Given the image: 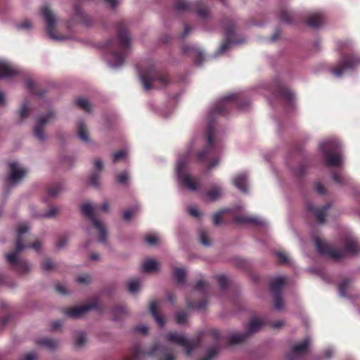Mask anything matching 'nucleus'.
<instances>
[{"mask_svg": "<svg viewBox=\"0 0 360 360\" xmlns=\"http://www.w3.org/2000/svg\"><path fill=\"white\" fill-rule=\"evenodd\" d=\"M237 95L234 93H229L219 99L214 108L208 113V123L207 129V146L198 150L197 148L200 141V139H195L191 141L186 153L179 156L176 165V174L179 184L191 191H198L200 186V181L188 173L189 162L194 160L198 162L205 161L210 150L217 146L219 139V132L212 123V120L217 113H223L236 100Z\"/></svg>", "mask_w": 360, "mask_h": 360, "instance_id": "1", "label": "nucleus"}, {"mask_svg": "<svg viewBox=\"0 0 360 360\" xmlns=\"http://www.w3.org/2000/svg\"><path fill=\"white\" fill-rule=\"evenodd\" d=\"M131 37L126 30H120L117 39L111 44V49L105 54L108 64L116 68L122 65L125 58L126 50L129 47Z\"/></svg>", "mask_w": 360, "mask_h": 360, "instance_id": "2", "label": "nucleus"}, {"mask_svg": "<svg viewBox=\"0 0 360 360\" xmlns=\"http://www.w3.org/2000/svg\"><path fill=\"white\" fill-rule=\"evenodd\" d=\"M319 148L328 166L338 167L342 165L344 158L340 151L342 145L337 139L330 138L321 141Z\"/></svg>", "mask_w": 360, "mask_h": 360, "instance_id": "3", "label": "nucleus"}, {"mask_svg": "<svg viewBox=\"0 0 360 360\" xmlns=\"http://www.w3.org/2000/svg\"><path fill=\"white\" fill-rule=\"evenodd\" d=\"M29 230V226L23 223L20 224L17 229V238L15 242V250L7 255L6 259L14 269L20 273H24L30 269V265L24 260L18 259L20 251L25 248L23 245L24 234Z\"/></svg>", "mask_w": 360, "mask_h": 360, "instance_id": "4", "label": "nucleus"}, {"mask_svg": "<svg viewBox=\"0 0 360 360\" xmlns=\"http://www.w3.org/2000/svg\"><path fill=\"white\" fill-rule=\"evenodd\" d=\"M314 243L318 252L323 255H327L334 259H340L346 255H353L357 252L358 248L354 240L349 239L345 244V250H336L326 244L319 238H314Z\"/></svg>", "mask_w": 360, "mask_h": 360, "instance_id": "5", "label": "nucleus"}, {"mask_svg": "<svg viewBox=\"0 0 360 360\" xmlns=\"http://www.w3.org/2000/svg\"><path fill=\"white\" fill-rule=\"evenodd\" d=\"M82 211L83 214L89 218L92 224V227L87 231L89 234H91V231L95 230L98 236L99 241L101 243H105L107 239V231L105 225L95 214L96 206L89 202H86L82 205Z\"/></svg>", "mask_w": 360, "mask_h": 360, "instance_id": "6", "label": "nucleus"}, {"mask_svg": "<svg viewBox=\"0 0 360 360\" xmlns=\"http://www.w3.org/2000/svg\"><path fill=\"white\" fill-rule=\"evenodd\" d=\"M225 25L224 30L226 41L216 51L214 57L226 54L235 46L242 44L245 41L243 37H238L236 33L234 24H225Z\"/></svg>", "mask_w": 360, "mask_h": 360, "instance_id": "7", "label": "nucleus"}, {"mask_svg": "<svg viewBox=\"0 0 360 360\" xmlns=\"http://www.w3.org/2000/svg\"><path fill=\"white\" fill-rule=\"evenodd\" d=\"M75 24H45L44 30L47 37L54 41H61L71 37Z\"/></svg>", "mask_w": 360, "mask_h": 360, "instance_id": "8", "label": "nucleus"}, {"mask_svg": "<svg viewBox=\"0 0 360 360\" xmlns=\"http://www.w3.org/2000/svg\"><path fill=\"white\" fill-rule=\"evenodd\" d=\"M360 65V57L356 56H348L343 57L337 66L331 70L333 75L337 77L347 75Z\"/></svg>", "mask_w": 360, "mask_h": 360, "instance_id": "9", "label": "nucleus"}, {"mask_svg": "<svg viewBox=\"0 0 360 360\" xmlns=\"http://www.w3.org/2000/svg\"><path fill=\"white\" fill-rule=\"evenodd\" d=\"M174 9L179 13L193 12L202 18H206L209 14L208 8L201 2H189L186 0H176Z\"/></svg>", "mask_w": 360, "mask_h": 360, "instance_id": "10", "label": "nucleus"}, {"mask_svg": "<svg viewBox=\"0 0 360 360\" xmlns=\"http://www.w3.org/2000/svg\"><path fill=\"white\" fill-rule=\"evenodd\" d=\"M263 325V322L259 319H252L247 326V333H233L229 338L230 345H236L243 342L248 335L256 333Z\"/></svg>", "mask_w": 360, "mask_h": 360, "instance_id": "11", "label": "nucleus"}, {"mask_svg": "<svg viewBox=\"0 0 360 360\" xmlns=\"http://www.w3.org/2000/svg\"><path fill=\"white\" fill-rule=\"evenodd\" d=\"M285 283V278L281 276L274 277L271 279V290L274 295V308L277 310H281L283 307V301L280 295V290Z\"/></svg>", "mask_w": 360, "mask_h": 360, "instance_id": "12", "label": "nucleus"}, {"mask_svg": "<svg viewBox=\"0 0 360 360\" xmlns=\"http://www.w3.org/2000/svg\"><path fill=\"white\" fill-rule=\"evenodd\" d=\"M311 340L309 338H304L302 341L295 344L287 355L289 360H298L310 349Z\"/></svg>", "mask_w": 360, "mask_h": 360, "instance_id": "13", "label": "nucleus"}, {"mask_svg": "<svg viewBox=\"0 0 360 360\" xmlns=\"http://www.w3.org/2000/svg\"><path fill=\"white\" fill-rule=\"evenodd\" d=\"M9 169L8 183L10 186H14L20 182L27 172L25 167L15 162H12L9 164Z\"/></svg>", "mask_w": 360, "mask_h": 360, "instance_id": "14", "label": "nucleus"}, {"mask_svg": "<svg viewBox=\"0 0 360 360\" xmlns=\"http://www.w3.org/2000/svg\"><path fill=\"white\" fill-rule=\"evenodd\" d=\"M55 117V114L52 111H49L46 115L38 117L37 124L34 129V134L39 140H45L46 135L44 132V127L54 120Z\"/></svg>", "mask_w": 360, "mask_h": 360, "instance_id": "15", "label": "nucleus"}, {"mask_svg": "<svg viewBox=\"0 0 360 360\" xmlns=\"http://www.w3.org/2000/svg\"><path fill=\"white\" fill-rule=\"evenodd\" d=\"M139 71V77L145 90L148 91L151 89V84L156 80L155 69L153 66H149L145 70L141 66L138 67Z\"/></svg>", "mask_w": 360, "mask_h": 360, "instance_id": "16", "label": "nucleus"}, {"mask_svg": "<svg viewBox=\"0 0 360 360\" xmlns=\"http://www.w3.org/2000/svg\"><path fill=\"white\" fill-rule=\"evenodd\" d=\"M167 340L174 344L181 345L187 349V354H190L193 347V343L184 335L178 333H170L167 335Z\"/></svg>", "mask_w": 360, "mask_h": 360, "instance_id": "17", "label": "nucleus"}, {"mask_svg": "<svg viewBox=\"0 0 360 360\" xmlns=\"http://www.w3.org/2000/svg\"><path fill=\"white\" fill-rule=\"evenodd\" d=\"M18 68L6 59H0V79H8L18 73Z\"/></svg>", "mask_w": 360, "mask_h": 360, "instance_id": "18", "label": "nucleus"}, {"mask_svg": "<svg viewBox=\"0 0 360 360\" xmlns=\"http://www.w3.org/2000/svg\"><path fill=\"white\" fill-rule=\"evenodd\" d=\"M224 195V188L221 184H215L208 189L205 195V200L214 202L221 198Z\"/></svg>", "mask_w": 360, "mask_h": 360, "instance_id": "19", "label": "nucleus"}, {"mask_svg": "<svg viewBox=\"0 0 360 360\" xmlns=\"http://www.w3.org/2000/svg\"><path fill=\"white\" fill-rule=\"evenodd\" d=\"M183 51L185 53L191 55L195 60L197 64H200L201 60L204 58V54L202 49L196 46L184 45Z\"/></svg>", "mask_w": 360, "mask_h": 360, "instance_id": "20", "label": "nucleus"}, {"mask_svg": "<svg viewBox=\"0 0 360 360\" xmlns=\"http://www.w3.org/2000/svg\"><path fill=\"white\" fill-rule=\"evenodd\" d=\"M93 304L81 305L70 309L66 311V315L70 318L77 319L82 317L86 311L94 308Z\"/></svg>", "mask_w": 360, "mask_h": 360, "instance_id": "21", "label": "nucleus"}, {"mask_svg": "<svg viewBox=\"0 0 360 360\" xmlns=\"http://www.w3.org/2000/svg\"><path fill=\"white\" fill-rule=\"evenodd\" d=\"M233 185L241 192L248 191V181L247 175L244 173L236 174L232 179Z\"/></svg>", "mask_w": 360, "mask_h": 360, "instance_id": "22", "label": "nucleus"}, {"mask_svg": "<svg viewBox=\"0 0 360 360\" xmlns=\"http://www.w3.org/2000/svg\"><path fill=\"white\" fill-rule=\"evenodd\" d=\"M160 266V263L156 259L148 258L143 262L141 270L146 273L154 272L159 270Z\"/></svg>", "mask_w": 360, "mask_h": 360, "instance_id": "23", "label": "nucleus"}, {"mask_svg": "<svg viewBox=\"0 0 360 360\" xmlns=\"http://www.w3.org/2000/svg\"><path fill=\"white\" fill-rule=\"evenodd\" d=\"M307 207L309 211L313 212L318 221L320 223H323L324 221L325 212L330 208V205L327 204L321 208H316L311 203H309Z\"/></svg>", "mask_w": 360, "mask_h": 360, "instance_id": "24", "label": "nucleus"}, {"mask_svg": "<svg viewBox=\"0 0 360 360\" xmlns=\"http://www.w3.org/2000/svg\"><path fill=\"white\" fill-rule=\"evenodd\" d=\"M235 221L238 224H252L258 226H263L264 221L257 217H235Z\"/></svg>", "mask_w": 360, "mask_h": 360, "instance_id": "25", "label": "nucleus"}, {"mask_svg": "<svg viewBox=\"0 0 360 360\" xmlns=\"http://www.w3.org/2000/svg\"><path fill=\"white\" fill-rule=\"evenodd\" d=\"M77 131L78 137L84 143H89L91 142L88 131L82 121L77 123Z\"/></svg>", "mask_w": 360, "mask_h": 360, "instance_id": "26", "label": "nucleus"}, {"mask_svg": "<svg viewBox=\"0 0 360 360\" xmlns=\"http://www.w3.org/2000/svg\"><path fill=\"white\" fill-rule=\"evenodd\" d=\"M158 307V302L153 301L150 303V310L153 315V316L155 319V321L156 323L160 326L162 327L165 325V320L164 319L158 314L157 309Z\"/></svg>", "mask_w": 360, "mask_h": 360, "instance_id": "27", "label": "nucleus"}, {"mask_svg": "<svg viewBox=\"0 0 360 360\" xmlns=\"http://www.w3.org/2000/svg\"><path fill=\"white\" fill-rule=\"evenodd\" d=\"M41 15L45 22H56V18L53 11L48 6H45L41 9Z\"/></svg>", "mask_w": 360, "mask_h": 360, "instance_id": "28", "label": "nucleus"}, {"mask_svg": "<svg viewBox=\"0 0 360 360\" xmlns=\"http://www.w3.org/2000/svg\"><path fill=\"white\" fill-rule=\"evenodd\" d=\"M75 344L78 347H82L87 342L86 334L84 331H78L75 333Z\"/></svg>", "mask_w": 360, "mask_h": 360, "instance_id": "29", "label": "nucleus"}, {"mask_svg": "<svg viewBox=\"0 0 360 360\" xmlns=\"http://www.w3.org/2000/svg\"><path fill=\"white\" fill-rule=\"evenodd\" d=\"M38 344L44 346L48 349H53L58 345V342L50 338H44L38 341Z\"/></svg>", "mask_w": 360, "mask_h": 360, "instance_id": "30", "label": "nucleus"}, {"mask_svg": "<svg viewBox=\"0 0 360 360\" xmlns=\"http://www.w3.org/2000/svg\"><path fill=\"white\" fill-rule=\"evenodd\" d=\"M76 104L82 109L85 110L86 112H90L91 105L89 101L84 98H79L76 100Z\"/></svg>", "mask_w": 360, "mask_h": 360, "instance_id": "31", "label": "nucleus"}, {"mask_svg": "<svg viewBox=\"0 0 360 360\" xmlns=\"http://www.w3.org/2000/svg\"><path fill=\"white\" fill-rule=\"evenodd\" d=\"M141 285L139 280H131L128 283L129 291L131 293H136L141 289Z\"/></svg>", "mask_w": 360, "mask_h": 360, "instance_id": "32", "label": "nucleus"}, {"mask_svg": "<svg viewBox=\"0 0 360 360\" xmlns=\"http://www.w3.org/2000/svg\"><path fill=\"white\" fill-rule=\"evenodd\" d=\"M30 110H31V108H30V105L29 102L28 101L24 102L21 106L20 110V116L21 119L26 118L28 116V115L30 112Z\"/></svg>", "mask_w": 360, "mask_h": 360, "instance_id": "33", "label": "nucleus"}, {"mask_svg": "<svg viewBox=\"0 0 360 360\" xmlns=\"http://www.w3.org/2000/svg\"><path fill=\"white\" fill-rule=\"evenodd\" d=\"M219 162H220L219 157L212 158L210 160H209L208 162H207L205 169L207 171H211L213 169H214L215 167H217L219 165Z\"/></svg>", "mask_w": 360, "mask_h": 360, "instance_id": "34", "label": "nucleus"}, {"mask_svg": "<svg viewBox=\"0 0 360 360\" xmlns=\"http://www.w3.org/2000/svg\"><path fill=\"white\" fill-rule=\"evenodd\" d=\"M279 18L282 22H291L292 18L289 11L285 8H282L279 13Z\"/></svg>", "mask_w": 360, "mask_h": 360, "instance_id": "35", "label": "nucleus"}, {"mask_svg": "<svg viewBox=\"0 0 360 360\" xmlns=\"http://www.w3.org/2000/svg\"><path fill=\"white\" fill-rule=\"evenodd\" d=\"M174 275L177 282L181 283L184 281L186 271L183 269L176 268L174 271Z\"/></svg>", "mask_w": 360, "mask_h": 360, "instance_id": "36", "label": "nucleus"}, {"mask_svg": "<svg viewBox=\"0 0 360 360\" xmlns=\"http://www.w3.org/2000/svg\"><path fill=\"white\" fill-rule=\"evenodd\" d=\"M349 281L347 280L342 281L340 285H339V294L341 297H346L347 296V290L349 287Z\"/></svg>", "mask_w": 360, "mask_h": 360, "instance_id": "37", "label": "nucleus"}, {"mask_svg": "<svg viewBox=\"0 0 360 360\" xmlns=\"http://www.w3.org/2000/svg\"><path fill=\"white\" fill-rule=\"evenodd\" d=\"M160 240V238L157 234H148L145 237V241L150 245H154Z\"/></svg>", "mask_w": 360, "mask_h": 360, "instance_id": "38", "label": "nucleus"}, {"mask_svg": "<svg viewBox=\"0 0 360 360\" xmlns=\"http://www.w3.org/2000/svg\"><path fill=\"white\" fill-rule=\"evenodd\" d=\"M324 20V15L321 13H315L312 14L306 22H322Z\"/></svg>", "mask_w": 360, "mask_h": 360, "instance_id": "39", "label": "nucleus"}, {"mask_svg": "<svg viewBox=\"0 0 360 360\" xmlns=\"http://www.w3.org/2000/svg\"><path fill=\"white\" fill-rule=\"evenodd\" d=\"M33 27V24H15V30L18 32H27Z\"/></svg>", "mask_w": 360, "mask_h": 360, "instance_id": "40", "label": "nucleus"}, {"mask_svg": "<svg viewBox=\"0 0 360 360\" xmlns=\"http://www.w3.org/2000/svg\"><path fill=\"white\" fill-rule=\"evenodd\" d=\"M58 208L52 207L46 212L40 214L39 216L44 218H51L53 217L58 213Z\"/></svg>", "mask_w": 360, "mask_h": 360, "instance_id": "41", "label": "nucleus"}, {"mask_svg": "<svg viewBox=\"0 0 360 360\" xmlns=\"http://www.w3.org/2000/svg\"><path fill=\"white\" fill-rule=\"evenodd\" d=\"M176 321L177 323L179 324H183L188 319V314L183 311H179L176 313L175 316Z\"/></svg>", "mask_w": 360, "mask_h": 360, "instance_id": "42", "label": "nucleus"}, {"mask_svg": "<svg viewBox=\"0 0 360 360\" xmlns=\"http://www.w3.org/2000/svg\"><path fill=\"white\" fill-rule=\"evenodd\" d=\"M127 155L126 150H120L117 153H115L112 155L113 161L117 162L120 160L124 159Z\"/></svg>", "mask_w": 360, "mask_h": 360, "instance_id": "43", "label": "nucleus"}, {"mask_svg": "<svg viewBox=\"0 0 360 360\" xmlns=\"http://www.w3.org/2000/svg\"><path fill=\"white\" fill-rule=\"evenodd\" d=\"M276 255L281 263L285 264L288 262V255L287 253L279 251L276 253Z\"/></svg>", "mask_w": 360, "mask_h": 360, "instance_id": "44", "label": "nucleus"}, {"mask_svg": "<svg viewBox=\"0 0 360 360\" xmlns=\"http://www.w3.org/2000/svg\"><path fill=\"white\" fill-rule=\"evenodd\" d=\"M54 267V264L52 260L47 259L42 263V269L45 271H50Z\"/></svg>", "mask_w": 360, "mask_h": 360, "instance_id": "45", "label": "nucleus"}, {"mask_svg": "<svg viewBox=\"0 0 360 360\" xmlns=\"http://www.w3.org/2000/svg\"><path fill=\"white\" fill-rule=\"evenodd\" d=\"M99 178L98 173H92L90 176V184L92 186L97 187L98 186Z\"/></svg>", "mask_w": 360, "mask_h": 360, "instance_id": "46", "label": "nucleus"}, {"mask_svg": "<svg viewBox=\"0 0 360 360\" xmlns=\"http://www.w3.org/2000/svg\"><path fill=\"white\" fill-rule=\"evenodd\" d=\"M68 244V239L65 237H61L58 238L56 242V246L58 249H61L65 248Z\"/></svg>", "mask_w": 360, "mask_h": 360, "instance_id": "47", "label": "nucleus"}, {"mask_svg": "<svg viewBox=\"0 0 360 360\" xmlns=\"http://www.w3.org/2000/svg\"><path fill=\"white\" fill-rule=\"evenodd\" d=\"M335 353V349L332 347L327 348L322 354V358L325 359H328L333 356Z\"/></svg>", "mask_w": 360, "mask_h": 360, "instance_id": "48", "label": "nucleus"}, {"mask_svg": "<svg viewBox=\"0 0 360 360\" xmlns=\"http://www.w3.org/2000/svg\"><path fill=\"white\" fill-rule=\"evenodd\" d=\"M228 210H221L217 213H216L213 217V221L215 225H219L221 224V215L227 212Z\"/></svg>", "mask_w": 360, "mask_h": 360, "instance_id": "49", "label": "nucleus"}, {"mask_svg": "<svg viewBox=\"0 0 360 360\" xmlns=\"http://www.w3.org/2000/svg\"><path fill=\"white\" fill-rule=\"evenodd\" d=\"M136 212V209L127 210L124 212V219L127 221L129 220Z\"/></svg>", "mask_w": 360, "mask_h": 360, "instance_id": "50", "label": "nucleus"}, {"mask_svg": "<svg viewBox=\"0 0 360 360\" xmlns=\"http://www.w3.org/2000/svg\"><path fill=\"white\" fill-rule=\"evenodd\" d=\"M129 179V176H128V174L127 172H122L120 173L118 176H117V180L121 184H125L127 183V180Z\"/></svg>", "mask_w": 360, "mask_h": 360, "instance_id": "51", "label": "nucleus"}, {"mask_svg": "<svg viewBox=\"0 0 360 360\" xmlns=\"http://www.w3.org/2000/svg\"><path fill=\"white\" fill-rule=\"evenodd\" d=\"M217 281L221 288H224L228 282L227 278L225 276H217Z\"/></svg>", "mask_w": 360, "mask_h": 360, "instance_id": "52", "label": "nucleus"}, {"mask_svg": "<svg viewBox=\"0 0 360 360\" xmlns=\"http://www.w3.org/2000/svg\"><path fill=\"white\" fill-rule=\"evenodd\" d=\"M89 281L90 276L86 274L80 275L77 278V281L79 283H87Z\"/></svg>", "mask_w": 360, "mask_h": 360, "instance_id": "53", "label": "nucleus"}, {"mask_svg": "<svg viewBox=\"0 0 360 360\" xmlns=\"http://www.w3.org/2000/svg\"><path fill=\"white\" fill-rule=\"evenodd\" d=\"M189 214L194 217H199L200 216V212L195 207H190L188 208Z\"/></svg>", "mask_w": 360, "mask_h": 360, "instance_id": "54", "label": "nucleus"}, {"mask_svg": "<svg viewBox=\"0 0 360 360\" xmlns=\"http://www.w3.org/2000/svg\"><path fill=\"white\" fill-rule=\"evenodd\" d=\"M135 330L139 333L145 335L148 333V328L145 325H139L136 327Z\"/></svg>", "mask_w": 360, "mask_h": 360, "instance_id": "55", "label": "nucleus"}, {"mask_svg": "<svg viewBox=\"0 0 360 360\" xmlns=\"http://www.w3.org/2000/svg\"><path fill=\"white\" fill-rule=\"evenodd\" d=\"M332 179L338 184H343V178L339 174L333 173L332 174Z\"/></svg>", "mask_w": 360, "mask_h": 360, "instance_id": "56", "label": "nucleus"}, {"mask_svg": "<svg viewBox=\"0 0 360 360\" xmlns=\"http://www.w3.org/2000/svg\"><path fill=\"white\" fill-rule=\"evenodd\" d=\"M200 26L198 28L200 31L210 32L211 31L210 25L212 24H199Z\"/></svg>", "mask_w": 360, "mask_h": 360, "instance_id": "57", "label": "nucleus"}, {"mask_svg": "<svg viewBox=\"0 0 360 360\" xmlns=\"http://www.w3.org/2000/svg\"><path fill=\"white\" fill-rule=\"evenodd\" d=\"M61 190V188L60 186H55L53 188H51L49 191V193L52 196H56Z\"/></svg>", "mask_w": 360, "mask_h": 360, "instance_id": "58", "label": "nucleus"}, {"mask_svg": "<svg viewBox=\"0 0 360 360\" xmlns=\"http://www.w3.org/2000/svg\"><path fill=\"white\" fill-rule=\"evenodd\" d=\"M75 13L77 15L81 16V18L84 20V22H86L85 18L83 16V11L82 8L77 5L75 6Z\"/></svg>", "mask_w": 360, "mask_h": 360, "instance_id": "59", "label": "nucleus"}, {"mask_svg": "<svg viewBox=\"0 0 360 360\" xmlns=\"http://www.w3.org/2000/svg\"><path fill=\"white\" fill-rule=\"evenodd\" d=\"M94 167L100 172L103 168V162L101 159L99 158H95L94 162Z\"/></svg>", "mask_w": 360, "mask_h": 360, "instance_id": "60", "label": "nucleus"}, {"mask_svg": "<svg viewBox=\"0 0 360 360\" xmlns=\"http://www.w3.org/2000/svg\"><path fill=\"white\" fill-rule=\"evenodd\" d=\"M283 96L285 98H286V99H288V100L290 101V100H292V99H293V98H294V94H293V93H292L291 91H290V90H285V91L283 92Z\"/></svg>", "mask_w": 360, "mask_h": 360, "instance_id": "61", "label": "nucleus"}, {"mask_svg": "<svg viewBox=\"0 0 360 360\" xmlns=\"http://www.w3.org/2000/svg\"><path fill=\"white\" fill-rule=\"evenodd\" d=\"M200 241H201V243L205 246H208L210 245V243L209 242V240H207V238H206V236L204 233H202L200 234Z\"/></svg>", "mask_w": 360, "mask_h": 360, "instance_id": "62", "label": "nucleus"}, {"mask_svg": "<svg viewBox=\"0 0 360 360\" xmlns=\"http://www.w3.org/2000/svg\"><path fill=\"white\" fill-rule=\"evenodd\" d=\"M23 360H37V355L34 352H30L24 356Z\"/></svg>", "mask_w": 360, "mask_h": 360, "instance_id": "63", "label": "nucleus"}, {"mask_svg": "<svg viewBox=\"0 0 360 360\" xmlns=\"http://www.w3.org/2000/svg\"><path fill=\"white\" fill-rule=\"evenodd\" d=\"M56 290H57L59 293H60V294H62V295H65V294H66V293H67V290H66V289H65V286H63V285H57L56 286Z\"/></svg>", "mask_w": 360, "mask_h": 360, "instance_id": "64", "label": "nucleus"}]
</instances>
